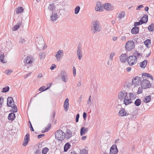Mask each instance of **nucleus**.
<instances>
[{"label":"nucleus","instance_id":"1","mask_svg":"<svg viewBox=\"0 0 154 154\" xmlns=\"http://www.w3.org/2000/svg\"><path fill=\"white\" fill-rule=\"evenodd\" d=\"M101 29V27L100 22L97 20L93 21L91 23V30L93 34L100 32Z\"/></svg>","mask_w":154,"mask_h":154},{"label":"nucleus","instance_id":"2","mask_svg":"<svg viewBox=\"0 0 154 154\" xmlns=\"http://www.w3.org/2000/svg\"><path fill=\"white\" fill-rule=\"evenodd\" d=\"M55 135L58 140L62 141L65 137L66 134L62 130H58L55 132Z\"/></svg>","mask_w":154,"mask_h":154},{"label":"nucleus","instance_id":"3","mask_svg":"<svg viewBox=\"0 0 154 154\" xmlns=\"http://www.w3.org/2000/svg\"><path fill=\"white\" fill-rule=\"evenodd\" d=\"M7 105L8 106L13 108V112H16L17 111V107L14 104V102L12 97H9L8 98Z\"/></svg>","mask_w":154,"mask_h":154},{"label":"nucleus","instance_id":"4","mask_svg":"<svg viewBox=\"0 0 154 154\" xmlns=\"http://www.w3.org/2000/svg\"><path fill=\"white\" fill-rule=\"evenodd\" d=\"M141 87L144 89L149 88L151 86V84L147 79H144L140 82Z\"/></svg>","mask_w":154,"mask_h":154},{"label":"nucleus","instance_id":"5","mask_svg":"<svg viewBox=\"0 0 154 154\" xmlns=\"http://www.w3.org/2000/svg\"><path fill=\"white\" fill-rule=\"evenodd\" d=\"M125 48L128 51H131L135 47V43L132 40L128 41L125 44Z\"/></svg>","mask_w":154,"mask_h":154},{"label":"nucleus","instance_id":"6","mask_svg":"<svg viewBox=\"0 0 154 154\" xmlns=\"http://www.w3.org/2000/svg\"><path fill=\"white\" fill-rule=\"evenodd\" d=\"M127 60L129 64L132 66L136 63L137 61V57L134 56H131L127 58Z\"/></svg>","mask_w":154,"mask_h":154},{"label":"nucleus","instance_id":"7","mask_svg":"<svg viewBox=\"0 0 154 154\" xmlns=\"http://www.w3.org/2000/svg\"><path fill=\"white\" fill-rule=\"evenodd\" d=\"M35 44L38 48L42 47L44 43V40L42 37H37L35 39Z\"/></svg>","mask_w":154,"mask_h":154},{"label":"nucleus","instance_id":"8","mask_svg":"<svg viewBox=\"0 0 154 154\" xmlns=\"http://www.w3.org/2000/svg\"><path fill=\"white\" fill-rule=\"evenodd\" d=\"M64 56V52L62 50H59L55 54V57L57 61H60Z\"/></svg>","mask_w":154,"mask_h":154},{"label":"nucleus","instance_id":"9","mask_svg":"<svg viewBox=\"0 0 154 154\" xmlns=\"http://www.w3.org/2000/svg\"><path fill=\"white\" fill-rule=\"evenodd\" d=\"M127 96L128 92L124 90L120 91L118 95V99L122 101Z\"/></svg>","mask_w":154,"mask_h":154},{"label":"nucleus","instance_id":"10","mask_svg":"<svg viewBox=\"0 0 154 154\" xmlns=\"http://www.w3.org/2000/svg\"><path fill=\"white\" fill-rule=\"evenodd\" d=\"M59 75L63 82L65 83L68 82V75L65 71H61Z\"/></svg>","mask_w":154,"mask_h":154},{"label":"nucleus","instance_id":"11","mask_svg":"<svg viewBox=\"0 0 154 154\" xmlns=\"http://www.w3.org/2000/svg\"><path fill=\"white\" fill-rule=\"evenodd\" d=\"M141 80V78L139 76L134 77L132 81V85L134 86V87H137L140 83Z\"/></svg>","mask_w":154,"mask_h":154},{"label":"nucleus","instance_id":"12","mask_svg":"<svg viewBox=\"0 0 154 154\" xmlns=\"http://www.w3.org/2000/svg\"><path fill=\"white\" fill-rule=\"evenodd\" d=\"M77 55L78 59L81 60L82 57V46L81 44L79 43L77 47Z\"/></svg>","mask_w":154,"mask_h":154},{"label":"nucleus","instance_id":"13","mask_svg":"<svg viewBox=\"0 0 154 154\" xmlns=\"http://www.w3.org/2000/svg\"><path fill=\"white\" fill-rule=\"evenodd\" d=\"M59 17L57 13L55 11H54L51 13L50 16V20L52 21H56Z\"/></svg>","mask_w":154,"mask_h":154},{"label":"nucleus","instance_id":"14","mask_svg":"<svg viewBox=\"0 0 154 154\" xmlns=\"http://www.w3.org/2000/svg\"><path fill=\"white\" fill-rule=\"evenodd\" d=\"M121 106V105H118L116 108H120V110H119V115L120 116H127V112L125 111L124 109L122 108Z\"/></svg>","mask_w":154,"mask_h":154},{"label":"nucleus","instance_id":"15","mask_svg":"<svg viewBox=\"0 0 154 154\" xmlns=\"http://www.w3.org/2000/svg\"><path fill=\"white\" fill-rule=\"evenodd\" d=\"M34 59L33 57L31 56H27L24 60V62L26 65H31Z\"/></svg>","mask_w":154,"mask_h":154},{"label":"nucleus","instance_id":"16","mask_svg":"<svg viewBox=\"0 0 154 154\" xmlns=\"http://www.w3.org/2000/svg\"><path fill=\"white\" fill-rule=\"evenodd\" d=\"M118 152L116 145H113L111 147L110 150V154H117Z\"/></svg>","mask_w":154,"mask_h":154},{"label":"nucleus","instance_id":"17","mask_svg":"<svg viewBox=\"0 0 154 154\" xmlns=\"http://www.w3.org/2000/svg\"><path fill=\"white\" fill-rule=\"evenodd\" d=\"M103 8L101 5V3L99 2H97L95 8V10L96 11H102L103 10Z\"/></svg>","mask_w":154,"mask_h":154},{"label":"nucleus","instance_id":"18","mask_svg":"<svg viewBox=\"0 0 154 154\" xmlns=\"http://www.w3.org/2000/svg\"><path fill=\"white\" fill-rule=\"evenodd\" d=\"M103 6L104 8L107 11H109L114 9L113 6L109 3H105Z\"/></svg>","mask_w":154,"mask_h":154},{"label":"nucleus","instance_id":"19","mask_svg":"<svg viewBox=\"0 0 154 154\" xmlns=\"http://www.w3.org/2000/svg\"><path fill=\"white\" fill-rule=\"evenodd\" d=\"M29 134H27L25 136L23 142V145L24 146H26L29 140Z\"/></svg>","mask_w":154,"mask_h":154},{"label":"nucleus","instance_id":"20","mask_svg":"<svg viewBox=\"0 0 154 154\" xmlns=\"http://www.w3.org/2000/svg\"><path fill=\"white\" fill-rule=\"evenodd\" d=\"M69 99L66 98L64 103L63 107L64 110L66 112H67L68 111L69 108Z\"/></svg>","mask_w":154,"mask_h":154},{"label":"nucleus","instance_id":"21","mask_svg":"<svg viewBox=\"0 0 154 154\" xmlns=\"http://www.w3.org/2000/svg\"><path fill=\"white\" fill-rule=\"evenodd\" d=\"M127 56L126 54H122L119 57L120 61L122 63H125L126 61Z\"/></svg>","mask_w":154,"mask_h":154},{"label":"nucleus","instance_id":"22","mask_svg":"<svg viewBox=\"0 0 154 154\" xmlns=\"http://www.w3.org/2000/svg\"><path fill=\"white\" fill-rule=\"evenodd\" d=\"M122 101L126 105H128L132 103V101L129 98L128 96Z\"/></svg>","mask_w":154,"mask_h":154},{"label":"nucleus","instance_id":"23","mask_svg":"<svg viewBox=\"0 0 154 154\" xmlns=\"http://www.w3.org/2000/svg\"><path fill=\"white\" fill-rule=\"evenodd\" d=\"M88 131V129L85 127H82L80 130V135L82 136L84 135Z\"/></svg>","mask_w":154,"mask_h":154},{"label":"nucleus","instance_id":"24","mask_svg":"<svg viewBox=\"0 0 154 154\" xmlns=\"http://www.w3.org/2000/svg\"><path fill=\"white\" fill-rule=\"evenodd\" d=\"M142 77L144 79H146V77H147L150 78L152 80H153V78L152 76L148 73H142Z\"/></svg>","mask_w":154,"mask_h":154},{"label":"nucleus","instance_id":"25","mask_svg":"<svg viewBox=\"0 0 154 154\" xmlns=\"http://www.w3.org/2000/svg\"><path fill=\"white\" fill-rule=\"evenodd\" d=\"M72 136V134L71 131L69 130H67L66 134L65 136L66 138L67 139H69Z\"/></svg>","mask_w":154,"mask_h":154},{"label":"nucleus","instance_id":"26","mask_svg":"<svg viewBox=\"0 0 154 154\" xmlns=\"http://www.w3.org/2000/svg\"><path fill=\"white\" fill-rule=\"evenodd\" d=\"M4 53L0 50V60L1 62L3 63H5L7 62V61L4 60Z\"/></svg>","mask_w":154,"mask_h":154},{"label":"nucleus","instance_id":"27","mask_svg":"<svg viewBox=\"0 0 154 154\" xmlns=\"http://www.w3.org/2000/svg\"><path fill=\"white\" fill-rule=\"evenodd\" d=\"M15 118V114L14 113H11L8 115V119L9 120L13 121Z\"/></svg>","mask_w":154,"mask_h":154},{"label":"nucleus","instance_id":"28","mask_svg":"<svg viewBox=\"0 0 154 154\" xmlns=\"http://www.w3.org/2000/svg\"><path fill=\"white\" fill-rule=\"evenodd\" d=\"M139 28L138 27H134L131 30V32L133 34H137L139 31Z\"/></svg>","mask_w":154,"mask_h":154},{"label":"nucleus","instance_id":"29","mask_svg":"<svg viewBox=\"0 0 154 154\" xmlns=\"http://www.w3.org/2000/svg\"><path fill=\"white\" fill-rule=\"evenodd\" d=\"M21 22H19L17 24L14 26L13 28H12V29L13 31L17 30L21 26Z\"/></svg>","mask_w":154,"mask_h":154},{"label":"nucleus","instance_id":"30","mask_svg":"<svg viewBox=\"0 0 154 154\" xmlns=\"http://www.w3.org/2000/svg\"><path fill=\"white\" fill-rule=\"evenodd\" d=\"M147 63V60H145L143 61L140 62L139 63V65L140 66L141 68H145L146 66Z\"/></svg>","mask_w":154,"mask_h":154},{"label":"nucleus","instance_id":"31","mask_svg":"<svg viewBox=\"0 0 154 154\" xmlns=\"http://www.w3.org/2000/svg\"><path fill=\"white\" fill-rule=\"evenodd\" d=\"M148 16L147 14H145L140 20L142 22H143L144 23H146L148 21Z\"/></svg>","mask_w":154,"mask_h":154},{"label":"nucleus","instance_id":"32","mask_svg":"<svg viewBox=\"0 0 154 154\" xmlns=\"http://www.w3.org/2000/svg\"><path fill=\"white\" fill-rule=\"evenodd\" d=\"M71 146L70 144L69 143H66L64 146V152H67V150L70 148Z\"/></svg>","mask_w":154,"mask_h":154},{"label":"nucleus","instance_id":"33","mask_svg":"<svg viewBox=\"0 0 154 154\" xmlns=\"http://www.w3.org/2000/svg\"><path fill=\"white\" fill-rule=\"evenodd\" d=\"M26 42L27 41L25 38L21 37L19 39V44L20 45L26 44Z\"/></svg>","mask_w":154,"mask_h":154},{"label":"nucleus","instance_id":"34","mask_svg":"<svg viewBox=\"0 0 154 154\" xmlns=\"http://www.w3.org/2000/svg\"><path fill=\"white\" fill-rule=\"evenodd\" d=\"M55 6L54 3L49 4L48 7V9L49 10L53 11L55 9Z\"/></svg>","mask_w":154,"mask_h":154},{"label":"nucleus","instance_id":"35","mask_svg":"<svg viewBox=\"0 0 154 154\" xmlns=\"http://www.w3.org/2000/svg\"><path fill=\"white\" fill-rule=\"evenodd\" d=\"M127 116H128V118L129 119H134L136 118V114H127Z\"/></svg>","mask_w":154,"mask_h":154},{"label":"nucleus","instance_id":"36","mask_svg":"<svg viewBox=\"0 0 154 154\" xmlns=\"http://www.w3.org/2000/svg\"><path fill=\"white\" fill-rule=\"evenodd\" d=\"M151 96L150 95H149L146 97L143 100V101L145 103H148L150 102L151 100Z\"/></svg>","mask_w":154,"mask_h":154},{"label":"nucleus","instance_id":"37","mask_svg":"<svg viewBox=\"0 0 154 154\" xmlns=\"http://www.w3.org/2000/svg\"><path fill=\"white\" fill-rule=\"evenodd\" d=\"M129 98L131 100L134 99L136 97V95L133 93H130L129 94Z\"/></svg>","mask_w":154,"mask_h":154},{"label":"nucleus","instance_id":"38","mask_svg":"<svg viewBox=\"0 0 154 154\" xmlns=\"http://www.w3.org/2000/svg\"><path fill=\"white\" fill-rule=\"evenodd\" d=\"M16 11L17 14H20L23 12L24 10L23 7H18L16 9Z\"/></svg>","mask_w":154,"mask_h":154},{"label":"nucleus","instance_id":"39","mask_svg":"<svg viewBox=\"0 0 154 154\" xmlns=\"http://www.w3.org/2000/svg\"><path fill=\"white\" fill-rule=\"evenodd\" d=\"M125 14V13L124 11H122L119 13V15L118 16V18L119 19H122V18L124 17Z\"/></svg>","mask_w":154,"mask_h":154},{"label":"nucleus","instance_id":"40","mask_svg":"<svg viewBox=\"0 0 154 154\" xmlns=\"http://www.w3.org/2000/svg\"><path fill=\"white\" fill-rule=\"evenodd\" d=\"M141 103V100L140 99H137L134 102V104L137 106H139Z\"/></svg>","mask_w":154,"mask_h":154},{"label":"nucleus","instance_id":"41","mask_svg":"<svg viewBox=\"0 0 154 154\" xmlns=\"http://www.w3.org/2000/svg\"><path fill=\"white\" fill-rule=\"evenodd\" d=\"M39 56L41 59H43L45 57V53L44 52H41L39 54Z\"/></svg>","mask_w":154,"mask_h":154},{"label":"nucleus","instance_id":"42","mask_svg":"<svg viewBox=\"0 0 154 154\" xmlns=\"http://www.w3.org/2000/svg\"><path fill=\"white\" fill-rule=\"evenodd\" d=\"M148 29L149 31H153L154 29V24H151L148 26Z\"/></svg>","mask_w":154,"mask_h":154},{"label":"nucleus","instance_id":"43","mask_svg":"<svg viewBox=\"0 0 154 154\" xmlns=\"http://www.w3.org/2000/svg\"><path fill=\"white\" fill-rule=\"evenodd\" d=\"M48 150H49L46 147L43 148L42 149V154H46L47 153V152H48Z\"/></svg>","mask_w":154,"mask_h":154},{"label":"nucleus","instance_id":"44","mask_svg":"<svg viewBox=\"0 0 154 154\" xmlns=\"http://www.w3.org/2000/svg\"><path fill=\"white\" fill-rule=\"evenodd\" d=\"M48 128H46L45 129L44 131H42V133H44L45 132H47L50 128V127H51V124L50 123L48 124Z\"/></svg>","mask_w":154,"mask_h":154},{"label":"nucleus","instance_id":"45","mask_svg":"<svg viewBox=\"0 0 154 154\" xmlns=\"http://www.w3.org/2000/svg\"><path fill=\"white\" fill-rule=\"evenodd\" d=\"M80 8L79 6H76L75 9V13L77 14L79 12Z\"/></svg>","mask_w":154,"mask_h":154},{"label":"nucleus","instance_id":"46","mask_svg":"<svg viewBox=\"0 0 154 154\" xmlns=\"http://www.w3.org/2000/svg\"><path fill=\"white\" fill-rule=\"evenodd\" d=\"M9 88L8 86H7L3 88L2 92H6L8 91Z\"/></svg>","mask_w":154,"mask_h":154},{"label":"nucleus","instance_id":"47","mask_svg":"<svg viewBox=\"0 0 154 154\" xmlns=\"http://www.w3.org/2000/svg\"><path fill=\"white\" fill-rule=\"evenodd\" d=\"M144 23L143 22H142L140 20L138 22H135L134 25L136 27V26L142 24Z\"/></svg>","mask_w":154,"mask_h":154},{"label":"nucleus","instance_id":"48","mask_svg":"<svg viewBox=\"0 0 154 154\" xmlns=\"http://www.w3.org/2000/svg\"><path fill=\"white\" fill-rule=\"evenodd\" d=\"M150 43V40L148 39L146 40L144 42V44L147 47H149Z\"/></svg>","mask_w":154,"mask_h":154},{"label":"nucleus","instance_id":"49","mask_svg":"<svg viewBox=\"0 0 154 154\" xmlns=\"http://www.w3.org/2000/svg\"><path fill=\"white\" fill-rule=\"evenodd\" d=\"M12 71L10 69H7L5 71V73L7 75H9L12 72Z\"/></svg>","mask_w":154,"mask_h":154},{"label":"nucleus","instance_id":"50","mask_svg":"<svg viewBox=\"0 0 154 154\" xmlns=\"http://www.w3.org/2000/svg\"><path fill=\"white\" fill-rule=\"evenodd\" d=\"M134 54L135 55L134 56H135L136 57H140V56H141V54L137 51H136V52H135L134 53Z\"/></svg>","mask_w":154,"mask_h":154},{"label":"nucleus","instance_id":"51","mask_svg":"<svg viewBox=\"0 0 154 154\" xmlns=\"http://www.w3.org/2000/svg\"><path fill=\"white\" fill-rule=\"evenodd\" d=\"M80 153L81 154H87L88 151L85 149H83L81 150Z\"/></svg>","mask_w":154,"mask_h":154},{"label":"nucleus","instance_id":"52","mask_svg":"<svg viewBox=\"0 0 154 154\" xmlns=\"http://www.w3.org/2000/svg\"><path fill=\"white\" fill-rule=\"evenodd\" d=\"M143 88H139L137 91V93L138 94H141L143 92Z\"/></svg>","mask_w":154,"mask_h":154},{"label":"nucleus","instance_id":"53","mask_svg":"<svg viewBox=\"0 0 154 154\" xmlns=\"http://www.w3.org/2000/svg\"><path fill=\"white\" fill-rule=\"evenodd\" d=\"M45 86H43L42 87H40L38 89V90L39 91H41L42 90V91H44L46 90L48 88L45 89Z\"/></svg>","mask_w":154,"mask_h":154},{"label":"nucleus","instance_id":"54","mask_svg":"<svg viewBox=\"0 0 154 154\" xmlns=\"http://www.w3.org/2000/svg\"><path fill=\"white\" fill-rule=\"evenodd\" d=\"M72 70L73 75L75 76L76 74V69L74 66H73L72 68Z\"/></svg>","mask_w":154,"mask_h":154},{"label":"nucleus","instance_id":"55","mask_svg":"<svg viewBox=\"0 0 154 154\" xmlns=\"http://www.w3.org/2000/svg\"><path fill=\"white\" fill-rule=\"evenodd\" d=\"M7 46L8 47V46L9 47H10V48H11V47L12 46V43L11 42H7Z\"/></svg>","mask_w":154,"mask_h":154},{"label":"nucleus","instance_id":"56","mask_svg":"<svg viewBox=\"0 0 154 154\" xmlns=\"http://www.w3.org/2000/svg\"><path fill=\"white\" fill-rule=\"evenodd\" d=\"M115 53L114 52L111 53L110 55V60H112L113 59V57L115 55Z\"/></svg>","mask_w":154,"mask_h":154},{"label":"nucleus","instance_id":"57","mask_svg":"<svg viewBox=\"0 0 154 154\" xmlns=\"http://www.w3.org/2000/svg\"><path fill=\"white\" fill-rule=\"evenodd\" d=\"M126 37L125 36L121 35L120 36V39L122 41H125L126 40Z\"/></svg>","mask_w":154,"mask_h":154},{"label":"nucleus","instance_id":"58","mask_svg":"<svg viewBox=\"0 0 154 154\" xmlns=\"http://www.w3.org/2000/svg\"><path fill=\"white\" fill-rule=\"evenodd\" d=\"M79 117V114H77L76 115V118H75L76 122H78Z\"/></svg>","mask_w":154,"mask_h":154},{"label":"nucleus","instance_id":"59","mask_svg":"<svg viewBox=\"0 0 154 154\" xmlns=\"http://www.w3.org/2000/svg\"><path fill=\"white\" fill-rule=\"evenodd\" d=\"M56 68V66L55 65V64H52L51 68H50V69H51V70H54V69L55 68Z\"/></svg>","mask_w":154,"mask_h":154},{"label":"nucleus","instance_id":"60","mask_svg":"<svg viewBox=\"0 0 154 154\" xmlns=\"http://www.w3.org/2000/svg\"><path fill=\"white\" fill-rule=\"evenodd\" d=\"M87 115V114L85 112H84L83 113V118L84 120H85L86 119Z\"/></svg>","mask_w":154,"mask_h":154},{"label":"nucleus","instance_id":"61","mask_svg":"<svg viewBox=\"0 0 154 154\" xmlns=\"http://www.w3.org/2000/svg\"><path fill=\"white\" fill-rule=\"evenodd\" d=\"M69 154H77L73 150H70L69 151Z\"/></svg>","mask_w":154,"mask_h":154},{"label":"nucleus","instance_id":"62","mask_svg":"<svg viewBox=\"0 0 154 154\" xmlns=\"http://www.w3.org/2000/svg\"><path fill=\"white\" fill-rule=\"evenodd\" d=\"M143 5H140L137 7V8L136 9L137 10H140V8H143Z\"/></svg>","mask_w":154,"mask_h":154},{"label":"nucleus","instance_id":"63","mask_svg":"<svg viewBox=\"0 0 154 154\" xmlns=\"http://www.w3.org/2000/svg\"><path fill=\"white\" fill-rule=\"evenodd\" d=\"M55 112H54V113H53V116L51 118V121H52V122H53V121H54V118H55Z\"/></svg>","mask_w":154,"mask_h":154},{"label":"nucleus","instance_id":"64","mask_svg":"<svg viewBox=\"0 0 154 154\" xmlns=\"http://www.w3.org/2000/svg\"><path fill=\"white\" fill-rule=\"evenodd\" d=\"M44 136H45L44 134H41L38 135V139H40V138H41L42 137H43Z\"/></svg>","mask_w":154,"mask_h":154}]
</instances>
